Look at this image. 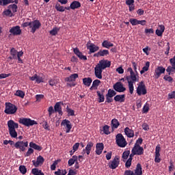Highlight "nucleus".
Returning a JSON list of instances; mask_svg holds the SVG:
<instances>
[{
  "instance_id": "f257e3e1",
  "label": "nucleus",
  "mask_w": 175,
  "mask_h": 175,
  "mask_svg": "<svg viewBox=\"0 0 175 175\" xmlns=\"http://www.w3.org/2000/svg\"><path fill=\"white\" fill-rule=\"evenodd\" d=\"M110 66H111V62L105 59L100 60L94 68L95 77L101 80V79H103L102 72H103L106 68H110Z\"/></svg>"
},
{
  "instance_id": "f03ea898",
  "label": "nucleus",
  "mask_w": 175,
  "mask_h": 175,
  "mask_svg": "<svg viewBox=\"0 0 175 175\" xmlns=\"http://www.w3.org/2000/svg\"><path fill=\"white\" fill-rule=\"evenodd\" d=\"M8 126L10 136L14 139H17V131H16V129H18V123L10 120L8 121Z\"/></svg>"
},
{
  "instance_id": "7ed1b4c3",
  "label": "nucleus",
  "mask_w": 175,
  "mask_h": 175,
  "mask_svg": "<svg viewBox=\"0 0 175 175\" xmlns=\"http://www.w3.org/2000/svg\"><path fill=\"white\" fill-rule=\"evenodd\" d=\"M5 106L4 113H5V114H16V113H17L18 108L14 104L5 103Z\"/></svg>"
},
{
  "instance_id": "20e7f679",
  "label": "nucleus",
  "mask_w": 175,
  "mask_h": 175,
  "mask_svg": "<svg viewBox=\"0 0 175 175\" xmlns=\"http://www.w3.org/2000/svg\"><path fill=\"white\" fill-rule=\"evenodd\" d=\"M124 175H143V168L142 167V164H137L135 172L131 170H127L124 172Z\"/></svg>"
},
{
  "instance_id": "39448f33",
  "label": "nucleus",
  "mask_w": 175,
  "mask_h": 175,
  "mask_svg": "<svg viewBox=\"0 0 175 175\" xmlns=\"http://www.w3.org/2000/svg\"><path fill=\"white\" fill-rule=\"evenodd\" d=\"M116 144H118V147H121V148H124V147H126V144L128 143L126 142V140L124 137V135L121 133H118L116 137Z\"/></svg>"
},
{
  "instance_id": "423d86ee",
  "label": "nucleus",
  "mask_w": 175,
  "mask_h": 175,
  "mask_svg": "<svg viewBox=\"0 0 175 175\" xmlns=\"http://www.w3.org/2000/svg\"><path fill=\"white\" fill-rule=\"evenodd\" d=\"M18 122L19 124H22V125H25V126H33V125H38V122L27 118H20Z\"/></svg>"
},
{
  "instance_id": "0eeeda50",
  "label": "nucleus",
  "mask_w": 175,
  "mask_h": 175,
  "mask_svg": "<svg viewBox=\"0 0 175 175\" xmlns=\"http://www.w3.org/2000/svg\"><path fill=\"white\" fill-rule=\"evenodd\" d=\"M14 147L16 150H19L21 152H24L28 147V141H18L14 144Z\"/></svg>"
},
{
  "instance_id": "6e6552de",
  "label": "nucleus",
  "mask_w": 175,
  "mask_h": 175,
  "mask_svg": "<svg viewBox=\"0 0 175 175\" xmlns=\"http://www.w3.org/2000/svg\"><path fill=\"white\" fill-rule=\"evenodd\" d=\"M137 94L140 96L141 95H146L147 94V89L144 81H141L137 88Z\"/></svg>"
},
{
  "instance_id": "1a4fd4ad",
  "label": "nucleus",
  "mask_w": 175,
  "mask_h": 175,
  "mask_svg": "<svg viewBox=\"0 0 175 175\" xmlns=\"http://www.w3.org/2000/svg\"><path fill=\"white\" fill-rule=\"evenodd\" d=\"M118 165H120V157H118V156H116L114 159L108 163L109 169L112 170L117 169Z\"/></svg>"
},
{
  "instance_id": "9d476101",
  "label": "nucleus",
  "mask_w": 175,
  "mask_h": 175,
  "mask_svg": "<svg viewBox=\"0 0 175 175\" xmlns=\"http://www.w3.org/2000/svg\"><path fill=\"white\" fill-rule=\"evenodd\" d=\"M113 88L116 92H125L126 91V88L124 87V84L120 81L116 82L113 85Z\"/></svg>"
},
{
  "instance_id": "9b49d317",
  "label": "nucleus",
  "mask_w": 175,
  "mask_h": 175,
  "mask_svg": "<svg viewBox=\"0 0 175 175\" xmlns=\"http://www.w3.org/2000/svg\"><path fill=\"white\" fill-rule=\"evenodd\" d=\"M40 27H42V23H40V21L38 20L31 21L30 28L31 29L32 33H35V32H36V29H39Z\"/></svg>"
},
{
  "instance_id": "f8f14e48",
  "label": "nucleus",
  "mask_w": 175,
  "mask_h": 175,
  "mask_svg": "<svg viewBox=\"0 0 175 175\" xmlns=\"http://www.w3.org/2000/svg\"><path fill=\"white\" fill-rule=\"evenodd\" d=\"M166 71V68L163 66H158L154 70V77L155 79H159L161 77V75L165 73Z\"/></svg>"
},
{
  "instance_id": "ddd939ff",
  "label": "nucleus",
  "mask_w": 175,
  "mask_h": 175,
  "mask_svg": "<svg viewBox=\"0 0 175 175\" xmlns=\"http://www.w3.org/2000/svg\"><path fill=\"white\" fill-rule=\"evenodd\" d=\"M109 52L107 49H100L98 52L94 54L93 57L96 58H99V57H107L109 55Z\"/></svg>"
},
{
  "instance_id": "4468645a",
  "label": "nucleus",
  "mask_w": 175,
  "mask_h": 175,
  "mask_svg": "<svg viewBox=\"0 0 175 175\" xmlns=\"http://www.w3.org/2000/svg\"><path fill=\"white\" fill-rule=\"evenodd\" d=\"M126 80H127V81H131L132 83L139 81V74H137L136 72H133V74H130L129 76H127L126 77Z\"/></svg>"
},
{
  "instance_id": "2eb2a0df",
  "label": "nucleus",
  "mask_w": 175,
  "mask_h": 175,
  "mask_svg": "<svg viewBox=\"0 0 175 175\" xmlns=\"http://www.w3.org/2000/svg\"><path fill=\"white\" fill-rule=\"evenodd\" d=\"M9 32L14 36H18V35H21V29L20 26H14L10 29Z\"/></svg>"
},
{
  "instance_id": "dca6fc26",
  "label": "nucleus",
  "mask_w": 175,
  "mask_h": 175,
  "mask_svg": "<svg viewBox=\"0 0 175 175\" xmlns=\"http://www.w3.org/2000/svg\"><path fill=\"white\" fill-rule=\"evenodd\" d=\"M32 163H33V166H35V167H39V166H40V165H43V163H44V158H43V157L40 155L37 157L36 161L33 160Z\"/></svg>"
},
{
  "instance_id": "f3484780",
  "label": "nucleus",
  "mask_w": 175,
  "mask_h": 175,
  "mask_svg": "<svg viewBox=\"0 0 175 175\" xmlns=\"http://www.w3.org/2000/svg\"><path fill=\"white\" fill-rule=\"evenodd\" d=\"M161 146L159 145H157L155 148V158H154V162L156 163H159L161 162Z\"/></svg>"
},
{
  "instance_id": "a211bd4d",
  "label": "nucleus",
  "mask_w": 175,
  "mask_h": 175,
  "mask_svg": "<svg viewBox=\"0 0 175 175\" xmlns=\"http://www.w3.org/2000/svg\"><path fill=\"white\" fill-rule=\"evenodd\" d=\"M65 125L66 126V133H69V132H70V129H72V124L70 123V121L66 119L62 120L61 126H65Z\"/></svg>"
},
{
  "instance_id": "6ab92c4d",
  "label": "nucleus",
  "mask_w": 175,
  "mask_h": 175,
  "mask_svg": "<svg viewBox=\"0 0 175 175\" xmlns=\"http://www.w3.org/2000/svg\"><path fill=\"white\" fill-rule=\"evenodd\" d=\"M87 49L89 50V54H92L94 53H96V51H98L99 46H96L94 43H91L90 45L88 44H87Z\"/></svg>"
},
{
  "instance_id": "aec40b11",
  "label": "nucleus",
  "mask_w": 175,
  "mask_h": 175,
  "mask_svg": "<svg viewBox=\"0 0 175 175\" xmlns=\"http://www.w3.org/2000/svg\"><path fill=\"white\" fill-rule=\"evenodd\" d=\"M61 105H64V103L62 102L56 103L54 106V110H55V112L58 113L59 116H63L64 112H62V107H61Z\"/></svg>"
},
{
  "instance_id": "412c9836",
  "label": "nucleus",
  "mask_w": 175,
  "mask_h": 175,
  "mask_svg": "<svg viewBox=\"0 0 175 175\" xmlns=\"http://www.w3.org/2000/svg\"><path fill=\"white\" fill-rule=\"evenodd\" d=\"M73 52L78 57V58H79V59L87 61V56L83 55V53L80 51L79 48H75L73 49Z\"/></svg>"
},
{
  "instance_id": "4be33fe9",
  "label": "nucleus",
  "mask_w": 175,
  "mask_h": 175,
  "mask_svg": "<svg viewBox=\"0 0 175 175\" xmlns=\"http://www.w3.org/2000/svg\"><path fill=\"white\" fill-rule=\"evenodd\" d=\"M132 150L135 153L136 155H143V154H144V148L140 146L134 145Z\"/></svg>"
},
{
  "instance_id": "5701e85b",
  "label": "nucleus",
  "mask_w": 175,
  "mask_h": 175,
  "mask_svg": "<svg viewBox=\"0 0 175 175\" xmlns=\"http://www.w3.org/2000/svg\"><path fill=\"white\" fill-rule=\"evenodd\" d=\"M76 79H79V74L77 73L72 74L68 77H66L65 81H67L68 83H75Z\"/></svg>"
},
{
  "instance_id": "b1692460",
  "label": "nucleus",
  "mask_w": 175,
  "mask_h": 175,
  "mask_svg": "<svg viewBox=\"0 0 175 175\" xmlns=\"http://www.w3.org/2000/svg\"><path fill=\"white\" fill-rule=\"evenodd\" d=\"M105 148V145L103 143H97L96 146V153L97 155H100L103 152V149Z\"/></svg>"
},
{
  "instance_id": "393cba45",
  "label": "nucleus",
  "mask_w": 175,
  "mask_h": 175,
  "mask_svg": "<svg viewBox=\"0 0 175 175\" xmlns=\"http://www.w3.org/2000/svg\"><path fill=\"white\" fill-rule=\"evenodd\" d=\"M115 102H120L122 103L125 102V94H118L113 98Z\"/></svg>"
},
{
  "instance_id": "a878e982",
  "label": "nucleus",
  "mask_w": 175,
  "mask_h": 175,
  "mask_svg": "<svg viewBox=\"0 0 175 175\" xmlns=\"http://www.w3.org/2000/svg\"><path fill=\"white\" fill-rule=\"evenodd\" d=\"M124 133L127 137H133L135 136V131L129 129V127H126L124 129Z\"/></svg>"
},
{
  "instance_id": "bb28decb",
  "label": "nucleus",
  "mask_w": 175,
  "mask_h": 175,
  "mask_svg": "<svg viewBox=\"0 0 175 175\" xmlns=\"http://www.w3.org/2000/svg\"><path fill=\"white\" fill-rule=\"evenodd\" d=\"M70 8H71L72 10L79 9V8H81V3L79 1H74L70 3Z\"/></svg>"
},
{
  "instance_id": "cd10ccee",
  "label": "nucleus",
  "mask_w": 175,
  "mask_h": 175,
  "mask_svg": "<svg viewBox=\"0 0 175 175\" xmlns=\"http://www.w3.org/2000/svg\"><path fill=\"white\" fill-rule=\"evenodd\" d=\"M159 27L160 29H157L156 30V35H157V36H162L163 32H165V26L163 25H159Z\"/></svg>"
},
{
  "instance_id": "c85d7f7f",
  "label": "nucleus",
  "mask_w": 175,
  "mask_h": 175,
  "mask_svg": "<svg viewBox=\"0 0 175 175\" xmlns=\"http://www.w3.org/2000/svg\"><path fill=\"white\" fill-rule=\"evenodd\" d=\"M29 147H31V148H33V150H36L37 151H42V150H43L42 146L33 143V142L29 143Z\"/></svg>"
},
{
  "instance_id": "c756f323",
  "label": "nucleus",
  "mask_w": 175,
  "mask_h": 175,
  "mask_svg": "<svg viewBox=\"0 0 175 175\" xmlns=\"http://www.w3.org/2000/svg\"><path fill=\"white\" fill-rule=\"evenodd\" d=\"M114 46V44L110 42L109 40H104L102 42V47H104V49H110V47H113Z\"/></svg>"
},
{
  "instance_id": "7c9ffc66",
  "label": "nucleus",
  "mask_w": 175,
  "mask_h": 175,
  "mask_svg": "<svg viewBox=\"0 0 175 175\" xmlns=\"http://www.w3.org/2000/svg\"><path fill=\"white\" fill-rule=\"evenodd\" d=\"M92 83V79L91 77L83 79V83L84 84V85H86V87H90Z\"/></svg>"
},
{
  "instance_id": "2f4dec72",
  "label": "nucleus",
  "mask_w": 175,
  "mask_h": 175,
  "mask_svg": "<svg viewBox=\"0 0 175 175\" xmlns=\"http://www.w3.org/2000/svg\"><path fill=\"white\" fill-rule=\"evenodd\" d=\"M77 159H78L77 156L76 155L72 156V157L68 160V166H73L75 162H77Z\"/></svg>"
},
{
  "instance_id": "473e14b6",
  "label": "nucleus",
  "mask_w": 175,
  "mask_h": 175,
  "mask_svg": "<svg viewBox=\"0 0 175 175\" xmlns=\"http://www.w3.org/2000/svg\"><path fill=\"white\" fill-rule=\"evenodd\" d=\"M111 125L112 128L117 129V128L120 126V122H118V120H117L116 118H114L111 120Z\"/></svg>"
},
{
  "instance_id": "72a5a7b5",
  "label": "nucleus",
  "mask_w": 175,
  "mask_h": 175,
  "mask_svg": "<svg viewBox=\"0 0 175 175\" xmlns=\"http://www.w3.org/2000/svg\"><path fill=\"white\" fill-rule=\"evenodd\" d=\"M31 173L33 175H44V174L42 172V170L38 168H33L31 170Z\"/></svg>"
},
{
  "instance_id": "f704fd0d",
  "label": "nucleus",
  "mask_w": 175,
  "mask_h": 175,
  "mask_svg": "<svg viewBox=\"0 0 175 175\" xmlns=\"http://www.w3.org/2000/svg\"><path fill=\"white\" fill-rule=\"evenodd\" d=\"M106 95L108 96L109 98H113V96H116V95H117V92L114 90L109 89Z\"/></svg>"
},
{
  "instance_id": "c9c22d12",
  "label": "nucleus",
  "mask_w": 175,
  "mask_h": 175,
  "mask_svg": "<svg viewBox=\"0 0 175 175\" xmlns=\"http://www.w3.org/2000/svg\"><path fill=\"white\" fill-rule=\"evenodd\" d=\"M96 94L98 96V102L99 103H102V102H105V96L103 94H101L100 92L97 91Z\"/></svg>"
},
{
  "instance_id": "e433bc0d",
  "label": "nucleus",
  "mask_w": 175,
  "mask_h": 175,
  "mask_svg": "<svg viewBox=\"0 0 175 175\" xmlns=\"http://www.w3.org/2000/svg\"><path fill=\"white\" fill-rule=\"evenodd\" d=\"M127 83L129 84V92L132 95V94H133V91L135 90V88L133 87V84L135 83V82L127 81Z\"/></svg>"
},
{
  "instance_id": "4c0bfd02",
  "label": "nucleus",
  "mask_w": 175,
  "mask_h": 175,
  "mask_svg": "<svg viewBox=\"0 0 175 175\" xmlns=\"http://www.w3.org/2000/svg\"><path fill=\"white\" fill-rule=\"evenodd\" d=\"M166 72H167L169 76H170V75H172V72L173 73L175 72V67L174 66H168L166 69Z\"/></svg>"
},
{
  "instance_id": "58836bf2",
  "label": "nucleus",
  "mask_w": 175,
  "mask_h": 175,
  "mask_svg": "<svg viewBox=\"0 0 175 175\" xmlns=\"http://www.w3.org/2000/svg\"><path fill=\"white\" fill-rule=\"evenodd\" d=\"M14 95L15 96H19V98H23L25 96V93L22 90H17Z\"/></svg>"
},
{
  "instance_id": "ea45409f",
  "label": "nucleus",
  "mask_w": 175,
  "mask_h": 175,
  "mask_svg": "<svg viewBox=\"0 0 175 175\" xmlns=\"http://www.w3.org/2000/svg\"><path fill=\"white\" fill-rule=\"evenodd\" d=\"M55 8L57 12H65V7L61 5L59 3H57Z\"/></svg>"
},
{
  "instance_id": "a19ab883",
  "label": "nucleus",
  "mask_w": 175,
  "mask_h": 175,
  "mask_svg": "<svg viewBox=\"0 0 175 175\" xmlns=\"http://www.w3.org/2000/svg\"><path fill=\"white\" fill-rule=\"evenodd\" d=\"M131 154V150H126L122 153V159L126 160L129 158V155Z\"/></svg>"
},
{
  "instance_id": "79ce46f5",
  "label": "nucleus",
  "mask_w": 175,
  "mask_h": 175,
  "mask_svg": "<svg viewBox=\"0 0 175 175\" xmlns=\"http://www.w3.org/2000/svg\"><path fill=\"white\" fill-rule=\"evenodd\" d=\"M94 147V142H88L86 146H85V150H92V148Z\"/></svg>"
},
{
  "instance_id": "37998d69",
  "label": "nucleus",
  "mask_w": 175,
  "mask_h": 175,
  "mask_svg": "<svg viewBox=\"0 0 175 175\" xmlns=\"http://www.w3.org/2000/svg\"><path fill=\"white\" fill-rule=\"evenodd\" d=\"M10 53L11 55H12V58H14V59H17V51L14 49V48L11 49Z\"/></svg>"
},
{
  "instance_id": "c03bdc74",
  "label": "nucleus",
  "mask_w": 175,
  "mask_h": 175,
  "mask_svg": "<svg viewBox=\"0 0 175 175\" xmlns=\"http://www.w3.org/2000/svg\"><path fill=\"white\" fill-rule=\"evenodd\" d=\"M1 1V6H6L10 3H13V0H0Z\"/></svg>"
},
{
  "instance_id": "a18cd8bd",
  "label": "nucleus",
  "mask_w": 175,
  "mask_h": 175,
  "mask_svg": "<svg viewBox=\"0 0 175 175\" xmlns=\"http://www.w3.org/2000/svg\"><path fill=\"white\" fill-rule=\"evenodd\" d=\"M109 129H110V126L105 125L103 126V132L105 135H110V131Z\"/></svg>"
},
{
  "instance_id": "49530a36",
  "label": "nucleus",
  "mask_w": 175,
  "mask_h": 175,
  "mask_svg": "<svg viewBox=\"0 0 175 175\" xmlns=\"http://www.w3.org/2000/svg\"><path fill=\"white\" fill-rule=\"evenodd\" d=\"M100 84V81L99 79H96L92 83V85L93 87H94L95 90L98 89V87H99Z\"/></svg>"
},
{
  "instance_id": "de8ad7c7",
  "label": "nucleus",
  "mask_w": 175,
  "mask_h": 175,
  "mask_svg": "<svg viewBox=\"0 0 175 175\" xmlns=\"http://www.w3.org/2000/svg\"><path fill=\"white\" fill-rule=\"evenodd\" d=\"M66 111L68 113V116H75V110L69 108V106L66 107Z\"/></svg>"
},
{
  "instance_id": "09e8293b",
  "label": "nucleus",
  "mask_w": 175,
  "mask_h": 175,
  "mask_svg": "<svg viewBox=\"0 0 175 175\" xmlns=\"http://www.w3.org/2000/svg\"><path fill=\"white\" fill-rule=\"evenodd\" d=\"M48 113H49V117H51L54 113H55V109H54V107L53 106H51L48 109Z\"/></svg>"
},
{
  "instance_id": "8fccbe9b",
  "label": "nucleus",
  "mask_w": 175,
  "mask_h": 175,
  "mask_svg": "<svg viewBox=\"0 0 175 175\" xmlns=\"http://www.w3.org/2000/svg\"><path fill=\"white\" fill-rule=\"evenodd\" d=\"M19 172L22 174H25L27 173V167H25V165H20L19 166Z\"/></svg>"
},
{
  "instance_id": "3c124183",
  "label": "nucleus",
  "mask_w": 175,
  "mask_h": 175,
  "mask_svg": "<svg viewBox=\"0 0 175 175\" xmlns=\"http://www.w3.org/2000/svg\"><path fill=\"white\" fill-rule=\"evenodd\" d=\"M129 23H131V25H139V20L136 18H131L129 20Z\"/></svg>"
},
{
  "instance_id": "603ef678",
  "label": "nucleus",
  "mask_w": 175,
  "mask_h": 175,
  "mask_svg": "<svg viewBox=\"0 0 175 175\" xmlns=\"http://www.w3.org/2000/svg\"><path fill=\"white\" fill-rule=\"evenodd\" d=\"M49 84L51 87H54V85H57V82L55 79H51L49 81Z\"/></svg>"
},
{
  "instance_id": "864d4df0",
  "label": "nucleus",
  "mask_w": 175,
  "mask_h": 175,
  "mask_svg": "<svg viewBox=\"0 0 175 175\" xmlns=\"http://www.w3.org/2000/svg\"><path fill=\"white\" fill-rule=\"evenodd\" d=\"M59 31V29L55 27L53 28L51 31L50 34L52 35V36H55L57 33H58V31Z\"/></svg>"
},
{
  "instance_id": "5fc2aeb1",
  "label": "nucleus",
  "mask_w": 175,
  "mask_h": 175,
  "mask_svg": "<svg viewBox=\"0 0 175 175\" xmlns=\"http://www.w3.org/2000/svg\"><path fill=\"white\" fill-rule=\"evenodd\" d=\"M8 8L9 9L12 10L13 13H16V12H17L18 7L16 4L10 5Z\"/></svg>"
},
{
  "instance_id": "6e6d98bb",
  "label": "nucleus",
  "mask_w": 175,
  "mask_h": 175,
  "mask_svg": "<svg viewBox=\"0 0 175 175\" xmlns=\"http://www.w3.org/2000/svg\"><path fill=\"white\" fill-rule=\"evenodd\" d=\"M149 110H150V105H148V103H146V105H144V106L142 109V112L143 113H148Z\"/></svg>"
},
{
  "instance_id": "4d7b16f0",
  "label": "nucleus",
  "mask_w": 175,
  "mask_h": 175,
  "mask_svg": "<svg viewBox=\"0 0 175 175\" xmlns=\"http://www.w3.org/2000/svg\"><path fill=\"white\" fill-rule=\"evenodd\" d=\"M33 152L34 150L32 148H29L27 152L25 154V157H29L30 155H31V154H33Z\"/></svg>"
},
{
  "instance_id": "13d9d810",
  "label": "nucleus",
  "mask_w": 175,
  "mask_h": 175,
  "mask_svg": "<svg viewBox=\"0 0 175 175\" xmlns=\"http://www.w3.org/2000/svg\"><path fill=\"white\" fill-rule=\"evenodd\" d=\"M3 14L5 16H9L10 17L13 16V13H12V11L10 10H6L3 12Z\"/></svg>"
},
{
  "instance_id": "bf43d9fd",
  "label": "nucleus",
  "mask_w": 175,
  "mask_h": 175,
  "mask_svg": "<svg viewBox=\"0 0 175 175\" xmlns=\"http://www.w3.org/2000/svg\"><path fill=\"white\" fill-rule=\"evenodd\" d=\"M163 79L165 80V81H168L169 83H173V79L170 76L165 75Z\"/></svg>"
},
{
  "instance_id": "052dcab7",
  "label": "nucleus",
  "mask_w": 175,
  "mask_h": 175,
  "mask_svg": "<svg viewBox=\"0 0 175 175\" xmlns=\"http://www.w3.org/2000/svg\"><path fill=\"white\" fill-rule=\"evenodd\" d=\"M167 99H175V91L171 92L168 94Z\"/></svg>"
},
{
  "instance_id": "680f3d73",
  "label": "nucleus",
  "mask_w": 175,
  "mask_h": 175,
  "mask_svg": "<svg viewBox=\"0 0 175 175\" xmlns=\"http://www.w3.org/2000/svg\"><path fill=\"white\" fill-rule=\"evenodd\" d=\"M150 68V62H146L145 66L142 68V69L145 71L147 72Z\"/></svg>"
},
{
  "instance_id": "e2e57ef3",
  "label": "nucleus",
  "mask_w": 175,
  "mask_h": 175,
  "mask_svg": "<svg viewBox=\"0 0 175 175\" xmlns=\"http://www.w3.org/2000/svg\"><path fill=\"white\" fill-rule=\"evenodd\" d=\"M132 165V160H130L129 159H127L126 163H125V167L126 169H129V167Z\"/></svg>"
},
{
  "instance_id": "0e129e2a",
  "label": "nucleus",
  "mask_w": 175,
  "mask_h": 175,
  "mask_svg": "<svg viewBox=\"0 0 175 175\" xmlns=\"http://www.w3.org/2000/svg\"><path fill=\"white\" fill-rule=\"evenodd\" d=\"M140 144H143L142 138H138V139L136 140V142L134 146H140Z\"/></svg>"
},
{
  "instance_id": "69168bd1",
  "label": "nucleus",
  "mask_w": 175,
  "mask_h": 175,
  "mask_svg": "<svg viewBox=\"0 0 175 175\" xmlns=\"http://www.w3.org/2000/svg\"><path fill=\"white\" fill-rule=\"evenodd\" d=\"M142 126L144 131H150V126L147 123H144Z\"/></svg>"
},
{
  "instance_id": "338daca9",
  "label": "nucleus",
  "mask_w": 175,
  "mask_h": 175,
  "mask_svg": "<svg viewBox=\"0 0 175 175\" xmlns=\"http://www.w3.org/2000/svg\"><path fill=\"white\" fill-rule=\"evenodd\" d=\"M10 76H12L11 73L9 74H0V79H6V77H9Z\"/></svg>"
},
{
  "instance_id": "774afa93",
  "label": "nucleus",
  "mask_w": 175,
  "mask_h": 175,
  "mask_svg": "<svg viewBox=\"0 0 175 175\" xmlns=\"http://www.w3.org/2000/svg\"><path fill=\"white\" fill-rule=\"evenodd\" d=\"M77 174V171L76 170H70L68 175H76Z\"/></svg>"
}]
</instances>
